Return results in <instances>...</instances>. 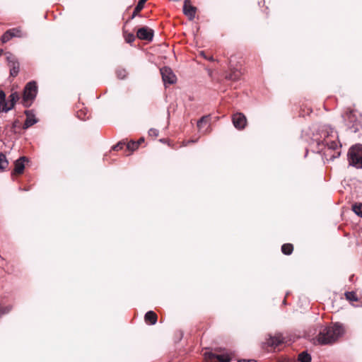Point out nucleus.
Wrapping results in <instances>:
<instances>
[{
  "label": "nucleus",
  "instance_id": "1",
  "mask_svg": "<svg viewBox=\"0 0 362 362\" xmlns=\"http://www.w3.org/2000/svg\"><path fill=\"white\" fill-rule=\"evenodd\" d=\"M344 334L342 325L336 323L332 327H325L320 331L317 341L321 344H328L335 342Z\"/></svg>",
  "mask_w": 362,
  "mask_h": 362
},
{
  "label": "nucleus",
  "instance_id": "2",
  "mask_svg": "<svg viewBox=\"0 0 362 362\" xmlns=\"http://www.w3.org/2000/svg\"><path fill=\"white\" fill-rule=\"evenodd\" d=\"M323 140L322 144L327 146L329 149L337 150L341 145L338 141V134L336 131L329 127H325L322 130Z\"/></svg>",
  "mask_w": 362,
  "mask_h": 362
},
{
  "label": "nucleus",
  "instance_id": "3",
  "mask_svg": "<svg viewBox=\"0 0 362 362\" xmlns=\"http://www.w3.org/2000/svg\"><path fill=\"white\" fill-rule=\"evenodd\" d=\"M349 164L356 168H362V145L356 144L350 148L348 152Z\"/></svg>",
  "mask_w": 362,
  "mask_h": 362
},
{
  "label": "nucleus",
  "instance_id": "4",
  "mask_svg": "<svg viewBox=\"0 0 362 362\" xmlns=\"http://www.w3.org/2000/svg\"><path fill=\"white\" fill-rule=\"evenodd\" d=\"M37 92V84L35 81L28 83L24 88L23 95V104L25 107H29L35 98Z\"/></svg>",
  "mask_w": 362,
  "mask_h": 362
},
{
  "label": "nucleus",
  "instance_id": "5",
  "mask_svg": "<svg viewBox=\"0 0 362 362\" xmlns=\"http://www.w3.org/2000/svg\"><path fill=\"white\" fill-rule=\"evenodd\" d=\"M204 357L208 362H214L218 361V362H230V357L228 354H215L211 351H206Z\"/></svg>",
  "mask_w": 362,
  "mask_h": 362
},
{
  "label": "nucleus",
  "instance_id": "6",
  "mask_svg": "<svg viewBox=\"0 0 362 362\" xmlns=\"http://www.w3.org/2000/svg\"><path fill=\"white\" fill-rule=\"evenodd\" d=\"M25 34L21 30V28H16L7 30L1 37L3 42L9 41L12 37H23Z\"/></svg>",
  "mask_w": 362,
  "mask_h": 362
},
{
  "label": "nucleus",
  "instance_id": "7",
  "mask_svg": "<svg viewBox=\"0 0 362 362\" xmlns=\"http://www.w3.org/2000/svg\"><path fill=\"white\" fill-rule=\"evenodd\" d=\"M160 74L164 83L173 84L176 81V76L173 74L171 69L163 67L160 69Z\"/></svg>",
  "mask_w": 362,
  "mask_h": 362
},
{
  "label": "nucleus",
  "instance_id": "8",
  "mask_svg": "<svg viewBox=\"0 0 362 362\" xmlns=\"http://www.w3.org/2000/svg\"><path fill=\"white\" fill-rule=\"evenodd\" d=\"M10 100L7 102L6 98L4 99V102H3V105L1 106V112H7L10 110H11L17 100H19V95L17 92L12 93L9 95Z\"/></svg>",
  "mask_w": 362,
  "mask_h": 362
},
{
  "label": "nucleus",
  "instance_id": "9",
  "mask_svg": "<svg viewBox=\"0 0 362 362\" xmlns=\"http://www.w3.org/2000/svg\"><path fill=\"white\" fill-rule=\"evenodd\" d=\"M233 124L236 129H243L247 124L245 116L240 112H237L233 115Z\"/></svg>",
  "mask_w": 362,
  "mask_h": 362
},
{
  "label": "nucleus",
  "instance_id": "10",
  "mask_svg": "<svg viewBox=\"0 0 362 362\" xmlns=\"http://www.w3.org/2000/svg\"><path fill=\"white\" fill-rule=\"evenodd\" d=\"M7 61L10 66V74L12 76L15 77L19 72V64L16 61V57L10 53L7 54Z\"/></svg>",
  "mask_w": 362,
  "mask_h": 362
},
{
  "label": "nucleus",
  "instance_id": "11",
  "mask_svg": "<svg viewBox=\"0 0 362 362\" xmlns=\"http://www.w3.org/2000/svg\"><path fill=\"white\" fill-rule=\"evenodd\" d=\"M197 12V8L191 4L190 0H185L183 5V13L187 18L192 21L194 18Z\"/></svg>",
  "mask_w": 362,
  "mask_h": 362
},
{
  "label": "nucleus",
  "instance_id": "12",
  "mask_svg": "<svg viewBox=\"0 0 362 362\" xmlns=\"http://www.w3.org/2000/svg\"><path fill=\"white\" fill-rule=\"evenodd\" d=\"M136 35L140 40H151L153 37V33L152 30L143 27L138 30Z\"/></svg>",
  "mask_w": 362,
  "mask_h": 362
},
{
  "label": "nucleus",
  "instance_id": "13",
  "mask_svg": "<svg viewBox=\"0 0 362 362\" xmlns=\"http://www.w3.org/2000/svg\"><path fill=\"white\" fill-rule=\"evenodd\" d=\"M209 120L210 119L209 116H204L197 122L198 129L202 134H205L206 132L207 127H209Z\"/></svg>",
  "mask_w": 362,
  "mask_h": 362
},
{
  "label": "nucleus",
  "instance_id": "14",
  "mask_svg": "<svg viewBox=\"0 0 362 362\" xmlns=\"http://www.w3.org/2000/svg\"><path fill=\"white\" fill-rule=\"evenodd\" d=\"M27 158L25 156L21 157L15 162L14 173L21 174L25 168L24 162Z\"/></svg>",
  "mask_w": 362,
  "mask_h": 362
},
{
  "label": "nucleus",
  "instance_id": "15",
  "mask_svg": "<svg viewBox=\"0 0 362 362\" xmlns=\"http://www.w3.org/2000/svg\"><path fill=\"white\" fill-rule=\"evenodd\" d=\"M267 343L268 346L276 348L283 343V338L280 335L270 337Z\"/></svg>",
  "mask_w": 362,
  "mask_h": 362
},
{
  "label": "nucleus",
  "instance_id": "16",
  "mask_svg": "<svg viewBox=\"0 0 362 362\" xmlns=\"http://www.w3.org/2000/svg\"><path fill=\"white\" fill-rule=\"evenodd\" d=\"M25 115L27 116L26 119L25 121L23 127L27 129L37 122L36 119L35 118L34 115H33L30 111H25Z\"/></svg>",
  "mask_w": 362,
  "mask_h": 362
},
{
  "label": "nucleus",
  "instance_id": "17",
  "mask_svg": "<svg viewBox=\"0 0 362 362\" xmlns=\"http://www.w3.org/2000/svg\"><path fill=\"white\" fill-rule=\"evenodd\" d=\"M146 322H149L151 325H155L157 322V315L153 311H148L145 315Z\"/></svg>",
  "mask_w": 362,
  "mask_h": 362
},
{
  "label": "nucleus",
  "instance_id": "18",
  "mask_svg": "<svg viewBox=\"0 0 362 362\" xmlns=\"http://www.w3.org/2000/svg\"><path fill=\"white\" fill-rule=\"evenodd\" d=\"M241 73L237 69H231L230 72L226 76V78L231 81H236L240 78Z\"/></svg>",
  "mask_w": 362,
  "mask_h": 362
},
{
  "label": "nucleus",
  "instance_id": "19",
  "mask_svg": "<svg viewBox=\"0 0 362 362\" xmlns=\"http://www.w3.org/2000/svg\"><path fill=\"white\" fill-rule=\"evenodd\" d=\"M298 361L299 362H310L311 356L307 351H303L298 355Z\"/></svg>",
  "mask_w": 362,
  "mask_h": 362
},
{
  "label": "nucleus",
  "instance_id": "20",
  "mask_svg": "<svg viewBox=\"0 0 362 362\" xmlns=\"http://www.w3.org/2000/svg\"><path fill=\"white\" fill-rule=\"evenodd\" d=\"M293 245L290 244V243L284 244L281 246L282 252L286 255H291L293 252Z\"/></svg>",
  "mask_w": 362,
  "mask_h": 362
},
{
  "label": "nucleus",
  "instance_id": "21",
  "mask_svg": "<svg viewBox=\"0 0 362 362\" xmlns=\"http://www.w3.org/2000/svg\"><path fill=\"white\" fill-rule=\"evenodd\" d=\"M8 162L6 159V156L0 153V170H4L7 168Z\"/></svg>",
  "mask_w": 362,
  "mask_h": 362
},
{
  "label": "nucleus",
  "instance_id": "22",
  "mask_svg": "<svg viewBox=\"0 0 362 362\" xmlns=\"http://www.w3.org/2000/svg\"><path fill=\"white\" fill-rule=\"evenodd\" d=\"M346 298L349 301H357L358 297L355 292L354 291H349L345 293Z\"/></svg>",
  "mask_w": 362,
  "mask_h": 362
},
{
  "label": "nucleus",
  "instance_id": "23",
  "mask_svg": "<svg viewBox=\"0 0 362 362\" xmlns=\"http://www.w3.org/2000/svg\"><path fill=\"white\" fill-rule=\"evenodd\" d=\"M352 211L362 218V205H351Z\"/></svg>",
  "mask_w": 362,
  "mask_h": 362
},
{
  "label": "nucleus",
  "instance_id": "24",
  "mask_svg": "<svg viewBox=\"0 0 362 362\" xmlns=\"http://www.w3.org/2000/svg\"><path fill=\"white\" fill-rule=\"evenodd\" d=\"M12 309L11 305L1 306L0 305V317L8 313Z\"/></svg>",
  "mask_w": 362,
  "mask_h": 362
},
{
  "label": "nucleus",
  "instance_id": "25",
  "mask_svg": "<svg viewBox=\"0 0 362 362\" xmlns=\"http://www.w3.org/2000/svg\"><path fill=\"white\" fill-rule=\"evenodd\" d=\"M138 144H136L135 141H130L126 144L127 148L130 151H134V150L138 148Z\"/></svg>",
  "mask_w": 362,
  "mask_h": 362
},
{
  "label": "nucleus",
  "instance_id": "26",
  "mask_svg": "<svg viewBox=\"0 0 362 362\" xmlns=\"http://www.w3.org/2000/svg\"><path fill=\"white\" fill-rule=\"evenodd\" d=\"M147 0H139L135 9H134V13L135 12H137V11H140L141 9H143L144 6V4L146 3Z\"/></svg>",
  "mask_w": 362,
  "mask_h": 362
},
{
  "label": "nucleus",
  "instance_id": "27",
  "mask_svg": "<svg viewBox=\"0 0 362 362\" xmlns=\"http://www.w3.org/2000/svg\"><path fill=\"white\" fill-rule=\"evenodd\" d=\"M77 117L81 120H85L88 118V117L86 116V113L83 110H80L77 112Z\"/></svg>",
  "mask_w": 362,
  "mask_h": 362
},
{
  "label": "nucleus",
  "instance_id": "28",
  "mask_svg": "<svg viewBox=\"0 0 362 362\" xmlns=\"http://www.w3.org/2000/svg\"><path fill=\"white\" fill-rule=\"evenodd\" d=\"M124 37H125V40L127 43H131V42H134L135 40V36L132 33H129V34L125 35Z\"/></svg>",
  "mask_w": 362,
  "mask_h": 362
},
{
  "label": "nucleus",
  "instance_id": "29",
  "mask_svg": "<svg viewBox=\"0 0 362 362\" xmlns=\"http://www.w3.org/2000/svg\"><path fill=\"white\" fill-rule=\"evenodd\" d=\"M124 146H126V143L123 142V141H120L117 145L114 146L112 147V149L115 151H119L120 149H122Z\"/></svg>",
  "mask_w": 362,
  "mask_h": 362
},
{
  "label": "nucleus",
  "instance_id": "30",
  "mask_svg": "<svg viewBox=\"0 0 362 362\" xmlns=\"http://www.w3.org/2000/svg\"><path fill=\"white\" fill-rule=\"evenodd\" d=\"M148 135L156 138L158 136V130L154 128H151L148 131Z\"/></svg>",
  "mask_w": 362,
  "mask_h": 362
},
{
  "label": "nucleus",
  "instance_id": "31",
  "mask_svg": "<svg viewBox=\"0 0 362 362\" xmlns=\"http://www.w3.org/2000/svg\"><path fill=\"white\" fill-rule=\"evenodd\" d=\"M279 362H296L294 358L284 356L279 358Z\"/></svg>",
  "mask_w": 362,
  "mask_h": 362
},
{
  "label": "nucleus",
  "instance_id": "32",
  "mask_svg": "<svg viewBox=\"0 0 362 362\" xmlns=\"http://www.w3.org/2000/svg\"><path fill=\"white\" fill-rule=\"evenodd\" d=\"M117 77L123 79L126 76V71L125 70H118L117 71Z\"/></svg>",
  "mask_w": 362,
  "mask_h": 362
},
{
  "label": "nucleus",
  "instance_id": "33",
  "mask_svg": "<svg viewBox=\"0 0 362 362\" xmlns=\"http://www.w3.org/2000/svg\"><path fill=\"white\" fill-rule=\"evenodd\" d=\"M5 99V93L3 90H0V110L1 111V106L3 105V102H4Z\"/></svg>",
  "mask_w": 362,
  "mask_h": 362
},
{
  "label": "nucleus",
  "instance_id": "34",
  "mask_svg": "<svg viewBox=\"0 0 362 362\" xmlns=\"http://www.w3.org/2000/svg\"><path fill=\"white\" fill-rule=\"evenodd\" d=\"M238 362H256V361H255V360H245V359H243V360L239 361Z\"/></svg>",
  "mask_w": 362,
  "mask_h": 362
},
{
  "label": "nucleus",
  "instance_id": "35",
  "mask_svg": "<svg viewBox=\"0 0 362 362\" xmlns=\"http://www.w3.org/2000/svg\"><path fill=\"white\" fill-rule=\"evenodd\" d=\"M144 138H141L137 142H136V144H138V146L139 145V144L144 142Z\"/></svg>",
  "mask_w": 362,
  "mask_h": 362
},
{
  "label": "nucleus",
  "instance_id": "36",
  "mask_svg": "<svg viewBox=\"0 0 362 362\" xmlns=\"http://www.w3.org/2000/svg\"><path fill=\"white\" fill-rule=\"evenodd\" d=\"M336 153H337V155L336 156H332V157L337 158V157H339L340 156V151H337Z\"/></svg>",
  "mask_w": 362,
  "mask_h": 362
},
{
  "label": "nucleus",
  "instance_id": "37",
  "mask_svg": "<svg viewBox=\"0 0 362 362\" xmlns=\"http://www.w3.org/2000/svg\"><path fill=\"white\" fill-rule=\"evenodd\" d=\"M193 142H194L193 140H189V141H187V143L185 145H187V144H189V143H193Z\"/></svg>",
  "mask_w": 362,
  "mask_h": 362
}]
</instances>
